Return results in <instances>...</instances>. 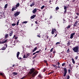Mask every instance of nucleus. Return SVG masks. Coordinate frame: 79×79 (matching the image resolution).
I'll return each instance as SVG.
<instances>
[{
  "label": "nucleus",
  "instance_id": "7ed1b4c3",
  "mask_svg": "<svg viewBox=\"0 0 79 79\" xmlns=\"http://www.w3.org/2000/svg\"><path fill=\"white\" fill-rule=\"evenodd\" d=\"M64 77H65L66 76V74H67V73L68 72V70H67V69L66 68H64Z\"/></svg>",
  "mask_w": 79,
  "mask_h": 79
},
{
  "label": "nucleus",
  "instance_id": "13d9d810",
  "mask_svg": "<svg viewBox=\"0 0 79 79\" xmlns=\"http://www.w3.org/2000/svg\"><path fill=\"white\" fill-rule=\"evenodd\" d=\"M57 68H60V67L59 66H57Z\"/></svg>",
  "mask_w": 79,
  "mask_h": 79
},
{
  "label": "nucleus",
  "instance_id": "f704fd0d",
  "mask_svg": "<svg viewBox=\"0 0 79 79\" xmlns=\"http://www.w3.org/2000/svg\"><path fill=\"white\" fill-rule=\"evenodd\" d=\"M44 63H46V64H47V60H44Z\"/></svg>",
  "mask_w": 79,
  "mask_h": 79
},
{
  "label": "nucleus",
  "instance_id": "2f4dec72",
  "mask_svg": "<svg viewBox=\"0 0 79 79\" xmlns=\"http://www.w3.org/2000/svg\"><path fill=\"white\" fill-rule=\"evenodd\" d=\"M40 51H41V50H39V51H36V53H39V52H40Z\"/></svg>",
  "mask_w": 79,
  "mask_h": 79
},
{
  "label": "nucleus",
  "instance_id": "09e8293b",
  "mask_svg": "<svg viewBox=\"0 0 79 79\" xmlns=\"http://www.w3.org/2000/svg\"><path fill=\"white\" fill-rule=\"evenodd\" d=\"M57 64H58V66H60V62H58Z\"/></svg>",
  "mask_w": 79,
  "mask_h": 79
},
{
  "label": "nucleus",
  "instance_id": "c85d7f7f",
  "mask_svg": "<svg viewBox=\"0 0 79 79\" xmlns=\"http://www.w3.org/2000/svg\"><path fill=\"white\" fill-rule=\"evenodd\" d=\"M69 78H70V77H69V76L68 75L67 76V79H69Z\"/></svg>",
  "mask_w": 79,
  "mask_h": 79
},
{
  "label": "nucleus",
  "instance_id": "423d86ee",
  "mask_svg": "<svg viewBox=\"0 0 79 79\" xmlns=\"http://www.w3.org/2000/svg\"><path fill=\"white\" fill-rule=\"evenodd\" d=\"M20 14V12H17L14 14L15 16H17Z\"/></svg>",
  "mask_w": 79,
  "mask_h": 79
},
{
  "label": "nucleus",
  "instance_id": "79ce46f5",
  "mask_svg": "<svg viewBox=\"0 0 79 79\" xmlns=\"http://www.w3.org/2000/svg\"><path fill=\"white\" fill-rule=\"evenodd\" d=\"M38 77H42V75H41L39 74L38 75Z\"/></svg>",
  "mask_w": 79,
  "mask_h": 79
},
{
  "label": "nucleus",
  "instance_id": "6ab92c4d",
  "mask_svg": "<svg viewBox=\"0 0 79 79\" xmlns=\"http://www.w3.org/2000/svg\"><path fill=\"white\" fill-rule=\"evenodd\" d=\"M1 49L2 50H6V47H3Z\"/></svg>",
  "mask_w": 79,
  "mask_h": 79
},
{
  "label": "nucleus",
  "instance_id": "58836bf2",
  "mask_svg": "<svg viewBox=\"0 0 79 79\" xmlns=\"http://www.w3.org/2000/svg\"><path fill=\"white\" fill-rule=\"evenodd\" d=\"M64 65H65V63H64L62 64V66H64Z\"/></svg>",
  "mask_w": 79,
  "mask_h": 79
},
{
  "label": "nucleus",
  "instance_id": "de8ad7c7",
  "mask_svg": "<svg viewBox=\"0 0 79 79\" xmlns=\"http://www.w3.org/2000/svg\"><path fill=\"white\" fill-rule=\"evenodd\" d=\"M19 23V20L17 23V26H18V25Z\"/></svg>",
  "mask_w": 79,
  "mask_h": 79
},
{
  "label": "nucleus",
  "instance_id": "4c0bfd02",
  "mask_svg": "<svg viewBox=\"0 0 79 79\" xmlns=\"http://www.w3.org/2000/svg\"><path fill=\"white\" fill-rule=\"evenodd\" d=\"M53 48H52L51 50H50V52H53Z\"/></svg>",
  "mask_w": 79,
  "mask_h": 79
},
{
  "label": "nucleus",
  "instance_id": "0eeeda50",
  "mask_svg": "<svg viewBox=\"0 0 79 79\" xmlns=\"http://www.w3.org/2000/svg\"><path fill=\"white\" fill-rule=\"evenodd\" d=\"M56 30L55 29H52V34H54V33H55V32H56Z\"/></svg>",
  "mask_w": 79,
  "mask_h": 79
},
{
  "label": "nucleus",
  "instance_id": "72a5a7b5",
  "mask_svg": "<svg viewBox=\"0 0 79 79\" xmlns=\"http://www.w3.org/2000/svg\"><path fill=\"white\" fill-rule=\"evenodd\" d=\"M59 7L57 6L56 8V10H59Z\"/></svg>",
  "mask_w": 79,
  "mask_h": 79
},
{
  "label": "nucleus",
  "instance_id": "4d7b16f0",
  "mask_svg": "<svg viewBox=\"0 0 79 79\" xmlns=\"http://www.w3.org/2000/svg\"><path fill=\"white\" fill-rule=\"evenodd\" d=\"M35 53H36V52H35L34 53H33V55H35Z\"/></svg>",
  "mask_w": 79,
  "mask_h": 79
},
{
  "label": "nucleus",
  "instance_id": "5701e85b",
  "mask_svg": "<svg viewBox=\"0 0 79 79\" xmlns=\"http://www.w3.org/2000/svg\"><path fill=\"white\" fill-rule=\"evenodd\" d=\"M67 53H69V52H70V49L69 48L66 51Z\"/></svg>",
  "mask_w": 79,
  "mask_h": 79
},
{
  "label": "nucleus",
  "instance_id": "aec40b11",
  "mask_svg": "<svg viewBox=\"0 0 79 79\" xmlns=\"http://www.w3.org/2000/svg\"><path fill=\"white\" fill-rule=\"evenodd\" d=\"M12 35H13V31H11L9 35L11 36Z\"/></svg>",
  "mask_w": 79,
  "mask_h": 79
},
{
  "label": "nucleus",
  "instance_id": "39448f33",
  "mask_svg": "<svg viewBox=\"0 0 79 79\" xmlns=\"http://www.w3.org/2000/svg\"><path fill=\"white\" fill-rule=\"evenodd\" d=\"M19 54H20L19 52H17V57L19 60H21V57L18 58L19 57Z\"/></svg>",
  "mask_w": 79,
  "mask_h": 79
},
{
  "label": "nucleus",
  "instance_id": "cd10ccee",
  "mask_svg": "<svg viewBox=\"0 0 79 79\" xmlns=\"http://www.w3.org/2000/svg\"><path fill=\"white\" fill-rule=\"evenodd\" d=\"M45 7V6H43L41 7V9H44V8Z\"/></svg>",
  "mask_w": 79,
  "mask_h": 79
},
{
  "label": "nucleus",
  "instance_id": "774afa93",
  "mask_svg": "<svg viewBox=\"0 0 79 79\" xmlns=\"http://www.w3.org/2000/svg\"><path fill=\"white\" fill-rule=\"evenodd\" d=\"M76 0H73V2H75Z\"/></svg>",
  "mask_w": 79,
  "mask_h": 79
},
{
  "label": "nucleus",
  "instance_id": "864d4df0",
  "mask_svg": "<svg viewBox=\"0 0 79 79\" xmlns=\"http://www.w3.org/2000/svg\"><path fill=\"white\" fill-rule=\"evenodd\" d=\"M15 40L18 39V37H15Z\"/></svg>",
  "mask_w": 79,
  "mask_h": 79
},
{
  "label": "nucleus",
  "instance_id": "f8f14e48",
  "mask_svg": "<svg viewBox=\"0 0 79 79\" xmlns=\"http://www.w3.org/2000/svg\"><path fill=\"white\" fill-rule=\"evenodd\" d=\"M78 23V22L77 21H76V22H75V24H74V26H75V27H76V26H77V24Z\"/></svg>",
  "mask_w": 79,
  "mask_h": 79
},
{
  "label": "nucleus",
  "instance_id": "c03bdc74",
  "mask_svg": "<svg viewBox=\"0 0 79 79\" xmlns=\"http://www.w3.org/2000/svg\"><path fill=\"white\" fill-rule=\"evenodd\" d=\"M77 58H78V56H76V57H75V59L76 60L77 59Z\"/></svg>",
  "mask_w": 79,
  "mask_h": 79
},
{
  "label": "nucleus",
  "instance_id": "bf43d9fd",
  "mask_svg": "<svg viewBox=\"0 0 79 79\" xmlns=\"http://www.w3.org/2000/svg\"><path fill=\"white\" fill-rule=\"evenodd\" d=\"M52 73H53V72H51L50 73H49V74H52Z\"/></svg>",
  "mask_w": 79,
  "mask_h": 79
},
{
  "label": "nucleus",
  "instance_id": "680f3d73",
  "mask_svg": "<svg viewBox=\"0 0 79 79\" xmlns=\"http://www.w3.org/2000/svg\"><path fill=\"white\" fill-rule=\"evenodd\" d=\"M63 20L64 21H66V20L64 19H63Z\"/></svg>",
  "mask_w": 79,
  "mask_h": 79
},
{
  "label": "nucleus",
  "instance_id": "338daca9",
  "mask_svg": "<svg viewBox=\"0 0 79 79\" xmlns=\"http://www.w3.org/2000/svg\"><path fill=\"white\" fill-rule=\"evenodd\" d=\"M16 37V36H15V35H14L13 38H14V37Z\"/></svg>",
  "mask_w": 79,
  "mask_h": 79
},
{
  "label": "nucleus",
  "instance_id": "6e6552de",
  "mask_svg": "<svg viewBox=\"0 0 79 79\" xmlns=\"http://www.w3.org/2000/svg\"><path fill=\"white\" fill-rule=\"evenodd\" d=\"M75 35V33H72L70 35V39H72L73 38V36Z\"/></svg>",
  "mask_w": 79,
  "mask_h": 79
},
{
  "label": "nucleus",
  "instance_id": "6e6d98bb",
  "mask_svg": "<svg viewBox=\"0 0 79 79\" xmlns=\"http://www.w3.org/2000/svg\"><path fill=\"white\" fill-rule=\"evenodd\" d=\"M52 15H51V16H50V19H52Z\"/></svg>",
  "mask_w": 79,
  "mask_h": 79
},
{
  "label": "nucleus",
  "instance_id": "49530a36",
  "mask_svg": "<svg viewBox=\"0 0 79 79\" xmlns=\"http://www.w3.org/2000/svg\"><path fill=\"white\" fill-rule=\"evenodd\" d=\"M66 11H67V10H65L64 12V13H66Z\"/></svg>",
  "mask_w": 79,
  "mask_h": 79
},
{
  "label": "nucleus",
  "instance_id": "393cba45",
  "mask_svg": "<svg viewBox=\"0 0 79 79\" xmlns=\"http://www.w3.org/2000/svg\"><path fill=\"white\" fill-rule=\"evenodd\" d=\"M8 6V4H6L4 6V8H6Z\"/></svg>",
  "mask_w": 79,
  "mask_h": 79
},
{
  "label": "nucleus",
  "instance_id": "c756f323",
  "mask_svg": "<svg viewBox=\"0 0 79 79\" xmlns=\"http://www.w3.org/2000/svg\"><path fill=\"white\" fill-rule=\"evenodd\" d=\"M48 37H49V36H48L46 35V39H48Z\"/></svg>",
  "mask_w": 79,
  "mask_h": 79
},
{
  "label": "nucleus",
  "instance_id": "a878e982",
  "mask_svg": "<svg viewBox=\"0 0 79 79\" xmlns=\"http://www.w3.org/2000/svg\"><path fill=\"white\" fill-rule=\"evenodd\" d=\"M71 27V26L68 25L67 27H66V29H69V28H70Z\"/></svg>",
  "mask_w": 79,
  "mask_h": 79
},
{
  "label": "nucleus",
  "instance_id": "20e7f679",
  "mask_svg": "<svg viewBox=\"0 0 79 79\" xmlns=\"http://www.w3.org/2000/svg\"><path fill=\"white\" fill-rule=\"evenodd\" d=\"M30 55V54L28 53L26 55H25L23 56V58H28V56Z\"/></svg>",
  "mask_w": 79,
  "mask_h": 79
},
{
  "label": "nucleus",
  "instance_id": "69168bd1",
  "mask_svg": "<svg viewBox=\"0 0 79 79\" xmlns=\"http://www.w3.org/2000/svg\"><path fill=\"white\" fill-rule=\"evenodd\" d=\"M57 35V34H56L55 35V37H56V35Z\"/></svg>",
  "mask_w": 79,
  "mask_h": 79
},
{
  "label": "nucleus",
  "instance_id": "1a4fd4ad",
  "mask_svg": "<svg viewBox=\"0 0 79 79\" xmlns=\"http://www.w3.org/2000/svg\"><path fill=\"white\" fill-rule=\"evenodd\" d=\"M7 42V40H6L4 41H0V44H5Z\"/></svg>",
  "mask_w": 79,
  "mask_h": 79
},
{
  "label": "nucleus",
  "instance_id": "2eb2a0df",
  "mask_svg": "<svg viewBox=\"0 0 79 79\" xmlns=\"http://www.w3.org/2000/svg\"><path fill=\"white\" fill-rule=\"evenodd\" d=\"M35 5V2H33L32 3L30 4V6L32 7L33 6H34Z\"/></svg>",
  "mask_w": 79,
  "mask_h": 79
},
{
  "label": "nucleus",
  "instance_id": "473e14b6",
  "mask_svg": "<svg viewBox=\"0 0 79 79\" xmlns=\"http://www.w3.org/2000/svg\"><path fill=\"white\" fill-rule=\"evenodd\" d=\"M67 44L68 45H69V46L70 45V43L69 42V41H68Z\"/></svg>",
  "mask_w": 79,
  "mask_h": 79
},
{
  "label": "nucleus",
  "instance_id": "a19ab883",
  "mask_svg": "<svg viewBox=\"0 0 79 79\" xmlns=\"http://www.w3.org/2000/svg\"><path fill=\"white\" fill-rule=\"evenodd\" d=\"M5 46V47H6V48H7V47H8V46L7 45V44H5V45H4Z\"/></svg>",
  "mask_w": 79,
  "mask_h": 79
},
{
  "label": "nucleus",
  "instance_id": "9d476101",
  "mask_svg": "<svg viewBox=\"0 0 79 79\" xmlns=\"http://www.w3.org/2000/svg\"><path fill=\"white\" fill-rule=\"evenodd\" d=\"M17 8H17L16 6L15 7L14 6L12 9V11H14V10H16Z\"/></svg>",
  "mask_w": 79,
  "mask_h": 79
},
{
  "label": "nucleus",
  "instance_id": "f03ea898",
  "mask_svg": "<svg viewBox=\"0 0 79 79\" xmlns=\"http://www.w3.org/2000/svg\"><path fill=\"white\" fill-rule=\"evenodd\" d=\"M73 50L74 51V52L78 53L79 52V48L78 46H75L73 48Z\"/></svg>",
  "mask_w": 79,
  "mask_h": 79
},
{
  "label": "nucleus",
  "instance_id": "ea45409f",
  "mask_svg": "<svg viewBox=\"0 0 79 79\" xmlns=\"http://www.w3.org/2000/svg\"><path fill=\"white\" fill-rule=\"evenodd\" d=\"M78 17V16H76L74 18V19H77V18Z\"/></svg>",
  "mask_w": 79,
  "mask_h": 79
},
{
  "label": "nucleus",
  "instance_id": "e2e57ef3",
  "mask_svg": "<svg viewBox=\"0 0 79 79\" xmlns=\"http://www.w3.org/2000/svg\"><path fill=\"white\" fill-rule=\"evenodd\" d=\"M45 69H44V70L43 71V72H45Z\"/></svg>",
  "mask_w": 79,
  "mask_h": 79
},
{
  "label": "nucleus",
  "instance_id": "bb28decb",
  "mask_svg": "<svg viewBox=\"0 0 79 79\" xmlns=\"http://www.w3.org/2000/svg\"><path fill=\"white\" fill-rule=\"evenodd\" d=\"M16 23H13L12 24V26H16Z\"/></svg>",
  "mask_w": 79,
  "mask_h": 79
},
{
  "label": "nucleus",
  "instance_id": "c9c22d12",
  "mask_svg": "<svg viewBox=\"0 0 79 79\" xmlns=\"http://www.w3.org/2000/svg\"><path fill=\"white\" fill-rule=\"evenodd\" d=\"M13 74H14V75H17V73H15V72H14L13 73Z\"/></svg>",
  "mask_w": 79,
  "mask_h": 79
},
{
  "label": "nucleus",
  "instance_id": "b1692460",
  "mask_svg": "<svg viewBox=\"0 0 79 79\" xmlns=\"http://www.w3.org/2000/svg\"><path fill=\"white\" fill-rule=\"evenodd\" d=\"M67 8H68V7L64 6V10H67Z\"/></svg>",
  "mask_w": 79,
  "mask_h": 79
},
{
  "label": "nucleus",
  "instance_id": "7c9ffc66",
  "mask_svg": "<svg viewBox=\"0 0 79 79\" xmlns=\"http://www.w3.org/2000/svg\"><path fill=\"white\" fill-rule=\"evenodd\" d=\"M60 44V43L59 42H58L56 44V45H59V44Z\"/></svg>",
  "mask_w": 79,
  "mask_h": 79
},
{
  "label": "nucleus",
  "instance_id": "8fccbe9b",
  "mask_svg": "<svg viewBox=\"0 0 79 79\" xmlns=\"http://www.w3.org/2000/svg\"><path fill=\"white\" fill-rule=\"evenodd\" d=\"M55 53H56V52L55 51V50L53 52V53H54V54Z\"/></svg>",
  "mask_w": 79,
  "mask_h": 79
},
{
  "label": "nucleus",
  "instance_id": "f257e3e1",
  "mask_svg": "<svg viewBox=\"0 0 79 79\" xmlns=\"http://www.w3.org/2000/svg\"><path fill=\"white\" fill-rule=\"evenodd\" d=\"M29 73L30 74H32H32V77H34L37 74L38 72L37 71H35V69H34L32 68L30 70Z\"/></svg>",
  "mask_w": 79,
  "mask_h": 79
},
{
  "label": "nucleus",
  "instance_id": "a211bd4d",
  "mask_svg": "<svg viewBox=\"0 0 79 79\" xmlns=\"http://www.w3.org/2000/svg\"><path fill=\"white\" fill-rule=\"evenodd\" d=\"M8 34H6L5 35V39H7V38H8Z\"/></svg>",
  "mask_w": 79,
  "mask_h": 79
},
{
  "label": "nucleus",
  "instance_id": "052dcab7",
  "mask_svg": "<svg viewBox=\"0 0 79 79\" xmlns=\"http://www.w3.org/2000/svg\"><path fill=\"white\" fill-rule=\"evenodd\" d=\"M76 14L77 15H79V13H77Z\"/></svg>",
  "mask_w": 79,
  "mask_h": 79
},
{
  "label": "nucleus",
  "instance_id": "9b49d317",
  "mask_svg": "<svg viewBox=\"0 0 79 79\" xmlns=\"http://www.w3.org/2000/svg\"><path fill=\"white\" fill-rule=\"evenodd\" d=\"M33 13H35L37 12V9H34L32 11Z\"/></svg>",
  "mask_w": 79,
  "mask_h": 79
},
{
  "label": "nucleus",
  "instance_id": "4468645a",
  "mask_svg": "<svg viewBox=\"0 0 79 79\" xmlns=\"http://www.w3.org/2000/svg\"><path fill=\"white\" fill-rule=\"evenodd\" d=\"M52 66L54 67V68H55L56 69H57V68H58V67H57V66H56V65L52 64Z\"/></svg>",
  "mask_w": 79,
  "mask_h": 79
},
{
  "label": "nucleus",
  "instance_id": "5fc2aeb1",
  "mask_svg": "<svg viewBox=\"0 0 79 79\" xmlns=\"http://www.w3.org/2000/svg\"><path fill=\"white\" fill-rule=\"evenodd\" d=\"M52 2V1H51V0H50L49 2V3H50V4H52V3L50 2Z\"/></svg>",
  "mask_w": 79,
  "mask_h": 79
},
{
  "label": "nucleus",
  "instance_id": "a18cd8bd",
  "mask_svg": "<svg viewBox=\"0 0 79 79\" xmlns=\"http://www.w3.org/2000/svg\"><path fill=\"white\" fill-rule=\"evenodd\" d=\"M68 72L69 73H71V70H70V69H69Z\"/></svg>",
  "mask_w": 79,
  "mask_h": 79
},
{
  "label": "nucleus",
  "instance_id": "4be33fe9",
  "mask_svg": "<svg viewBox=\"0 0 79 79\" xmlns=\"http://www.w3.org/2000/svg\"><path fill=\"white\" fill-rule=\"evenodd\" d=\"M36 50H37V47H36L32 51L33 52H35V51Z\"/></svg>",
  "mask_w": 79,
  "mask_h": 79
},
{
  "label": "nucleus",
  "instance_id": "dca6fc26",
  "mask_svg": "<svg viewBox=\"0 0 79 79\" xmlns=\"http://www.w3.org/2000/svg\"><path fill=\"white\" fill-rule=\"evenodd\" d=\"M2 76L3 77H5V74L4 73H0V76Z\"/></svg>",
  "mask_w": 79,
  "mask_h": 79
},
{
  "label": "nucleus",
  "instance_id": "412c9836",
  "mask_svg": "<svg viewBox=\"0 0 79 79\" xmlns=\"http://www.w3.org/2000/svg\"><path fill=\"white\" fill-rule=\"evenodd\" d=\"M72 60L73 64H74V63H75V61L74 60V59L73 58H72Z\"/></svg>",
  "mask_w": 79,
  "mask_h": 79
},
{
  "label": "nucleus",
  "instance_id": "3c124183",
  "mask_svg": "<svg viewBox=\"0 0 79 79\" xmlns=\"http://www.w3.org/2000/svg\"><path fill=\"white\" fill-rule=\"evenodd\" d=\"M37 37H40V35H37Z\"/></svg>",
  "mask_w": 79,
  "mask_h": 79
},
{
  "label": "nucleus",
  "instance_id": "603ef678",
  "mask_svg": "<svg viewBox=\"0 0 79 79\" xmlns=\"http://www.w3.org/2000/svg\"><path fill=\"white\" fill-rule=\"evenodd\" d=\"M35 24H37V21H35Z\"/></svg>",
  "mask_w": 79,
  "mask_h": 79
},
{
  "label": "nucleus",
  "instance_id": "37998d69",
  "mask_svg": "<svg viewBox=\"0 0 79 79\" xmlns=\"http://www.w3.org/2000/svg\"><path fill=\"white\" fill-rule=\"evenodd\" d=\"M27 23V22L26 21H24V22H23V23H25V24H26V23Z\"/></svg>",
  "mask_w": 79,
  "mask_h": 79
},
{
  "label": "nucleus",
  "instance_id": "ddd939ff",
  "mask_svg": "<svg viewBox=\"0 0 79 79\" xmlns=\"http://www.w3.org/2000/svg\"><path fill=\"white\" fill-rule=\"evenodd\" d=\"M36 16V15H32L31 17V19H34V18Z\"/></svg>",
  "mask_w": 79,
  "mask_h": 79
},
{
  "label": "nucleus",
  "instance_id": "0e129e2a",
  "mask_svg": "<svg viewBox=\"0 0 79 79\" xmlns=\"http://www.w3.org/2000/svg\"><path fill=\"white\" fill-rule=\"evenodd\" d=\"M13 67H15V64L13 65Z\"/></svg>",
  "mask_w": 79,
  "mask_h": 79
},
{
  "label": "nucleus",
  "instance_id": "f3484780",
  "mask_svg": "<svg viewBox=\"0 0 79 79\" xmlns=\"http://www.w3.org/2000/svg\"><path fill=\"white\" fill-rule=\"evenodd\" d=\"M19 6V3H18L15 6L18 8Z\"/></svg>",
  "mask_w": 79,
  "mask_h": 79
},
{
  "label": "nucleus",
  "instance_id": "e433bc0d",
  "mask_svg": "<svg viewBox=\"0 0 79 79\" xmlns=\"http://www.w3.org/2000/svg\"><path fill=\"white\" fill-rule=\"evenodd\" d=\"M37 54H36L33 57V58H35V57H36L37 56Z\"/></svg>",
  "mask_w": 79,
  "mask_h": 79
}]
</instances>
